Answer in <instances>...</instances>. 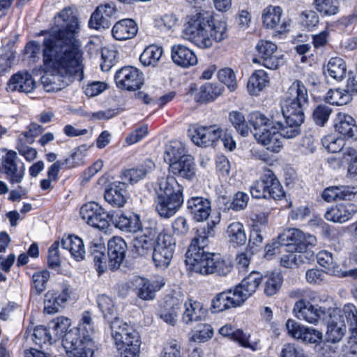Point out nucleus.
Instances as JSON below:
<instances>
[{
  "instance_id": "f257e3e1",
  "label": "nucleus",
  "mask_w": 357,
  "mask_h": 357,
  "mask_svg": "<svg viewBox=\"0 0 357 357\" xmlns=\"http://www.w3.org/2000/svg\"><path fill=\"white\" fill-rule=\"evenodd\" d=\"M79 29L73 7H65L54 16V26L43 41V62L47 73L40 79L47 92L59 91L75 80H82V54L75 40Z\"/></svg>"
},
{
  "instance_id": "f03ea898",
  "label": "nucleus",
  "mask_w": 357,
  "mask_h": 357,
  "mask_svg": "<svg viewBox=\"0 0 357 357\" xmlns=\"http://www.w3.org/2000/svg\"><path fill=\"white\" fill-rule=\"evenodd\" d=\"M183 34L185 39L199 48H209L213 41L220 43L227 38V22L215 18L208 12L196 11L187 16Z\"/></svg>"
},
{
  "instance_id": "7ed1b4c3",
  "label": "nucleus",
  "mask_w": 357,
  "mask_h": 357,
  "mask_svg": "<svg viewBox=\"0 0 357 357\" xmlns=\"http://www.w3.org/2000/svg\"><path fill=\"white\" fill-rule=\"evenodd\" d=\"M155 192V210L160 216H174L183 204V187L174 176L164 173L157 179Z\"/></svg>"
},
{
  "instance_id": "20e7f679",
  "label": "nucleus",
  "mask_w": 357,
  "mask_h": 357,
  "mask_svg": "<svg viewBox=\"0 0 357 357\" xmlns=\"http://www.w3.org/2000/svg\"><path fill=\"white\" fill-rule=\"evenodd\" d=\"M280 238L288 240L287 245H294L292 250H284L280 259V264L286 268H294L305 262L307 259L308 246L315 245L317 238L315 236L305 234L298 229H288L280 234Z\"/></svg>"
},
{
  "instance_id": "39448f33",
  "label": "nucleus",
  "mask_w": 357,
  "mask_h": 357,
  "mask_svg": "<svg viewBox=\"0 0 357 357\" xmlns=\"http://www.w3.org/2000/svg\"><path fill=\"white\" fill-rule=\"evenodd\" d=\"M114 344L121 357H139V333L119 317L108 322Z\"/></svg>"
},
{
  "instance_id": "423d86ee",
  "label": "nucleus",
  "mask_w": 357,
  "mask_h": 357,
  "mask_svg": "<svg viewBox=\"0 0 357 357\" xmlns=\"http://www.w3.org/2000/svg\"><path fill=\"white\" fill-rule=\"evenodd\" d=\"M325 300L317 291L305 289L303 300L297 301L294 306L293 312L296 317L312 324H317L326 314V309L312 303H321Z\"/></svg>"
},
{
  "instance_id": "0eeeda50",
  "label": "nucleus",
  "mask_w": 357,
  "mask_h": 357,
  "mask_svg": "<svg viewBox=\"0 0 357 357\" xmlns=\"http://www.w3.org/2000/svg\"><path fill=\"white\" fill-rule=\"evenodd\" d=\"M250 193L256 199L280 200L284 197L282 186L273 172L269 169H264L260 178L252 185Z\"/></svg>"
},
{
  "instance_id": "6e6552de",
  "label": "nucleus",
  "mask_w": 357,
  "mask_h": 357,
  "mask_svg": "<svg viewBox=\"0 0 357 357\" xmlns=\"http://www.w3.org/2000/svg\"><path fill=\"white\" fill-rule=\"evenodd\" d=\"M176 240L169 234L159 232L154 243L152 259L157 268L164 269L169 266L173 257Z\"/></svg>"
},
{
  "instance_id": "1a4fd4ad",
  "label": "nucleus",
  "mask_w": 357,
  "mask_h": 357,
  "mask_svg": "<svg viewBox=\"0 0 357 357\" xmlns=\"http://www.w3.org/2000/svg\"><path fill=\"white\" fill-rule=\"evenodd\" d=\"M280 111L282 113L277 110L276 115H272V123H275L282 137H296L301 132L300 126L304 121V114Z\"/></svg>"
},
{
  "instance_id": "9d476101",
  "label": "nucleus",
  "mask_w": 357,
  "mask_h": 357,
  "mask_svg": "<svg viewBox=\"0 0 357 357\" xmlns=\"http://www.w3.org/2000/svg\"><path fill=\"white\" fill-rule=\"evenodd\" d=\"M308 94L305 86L298 79L294 80L289 87L280 110L304 114L303 107L307 103Z\"/></svg>"
},
{
  "instance_id": "9b49d317",
  "label": "nucleus",
  "mask_w": 357,
  "mask_h": 357,
  "mask_svg": "<svg viewBox=\"0 0 357 357\" xmlns=\"http://www.w3.org/2000/svg\"><path fill=\"white\" fill-rule=\"evenodd\" d=\"M213 256L214 253L206 252L202 248H195L193 250L189 248L185 261L192 272L206 275L212 274Z\"/></svg>"
},
{
  "instance_id": "f8f14e48",
  "label": "nucleus",
  "mask_w": 357,
  "mask_h": 357,
  "mask_svg": "<svg viewBox=\"0 0 357 357\" xmlns=\"http://www.w3.org/2000/svg\"><path fill=\"white\" fill-rule=\"evenodd\" d=\"M81 218L89 225L100 230H106L109 226V215L98 203L84 204L79 211Z\"/></svg>"
},
{
  "instance_id": "ddd939ff",
  "label": "nucleus",
  "mask_w": 357,
  "mask_h": 357,
  "mask_svg": "<svg viewBox=\"0 0 357 357\" xmlns=\"http://www.w3.org/2000/svg\"><path fill=\"white\" fill-rule=\"evenodd\" d=\"M190 136L192 142L201 147L211 146L222 135V130L219 126L195 125L189 129Z\"/></svg>"
},
{
  "instance_id": "4468645a",
  "label": "nucleus",
  "mask_w": 357,
  "mask_h": 357,
  "mask_svg": "<svg viewBox=\"0 0 357 357\" xmlns=\"http://www.w3.org/2000/svg\"><path fill=\"white\" fill-rule=\"evenodd\" d=\"M114 80L118 88L130 91L139 89L144 84L143 73L130 66L119 69L116 72Z\"/></svg>"
},
{
  "instance_id": "2eb2a0df",
  "label": "nucleus",
  "mask_w": 357,
  "mask_h": 357,
  "mask_svg": "<svg viewBox=\"0 0 357 357\" xmlns=\"http://www.w3.org/2000/svg\"><path fill=\"white\" fill-rule=\"evenodd\" d=\"M68 357H93L96 344L95 342L78 340L77 334L70 332L62 340Z\"/></svg>"
},
{
  "instance_id": "dca6fc26",
  "label": "nucleus",
  "mask_w": 357,
  "mask_h": 357,
  "mask_svg": "<svg viewBox=\"0 0 357 357\" xmlns=\"http://www.w3.org/2000/svg\"><path fill=\"white\" fill-rule=\"evenodd\" d=\"M256 49L265 68L276 70L283 64V55L278 52L277 45L271 41L261 40Z\"/></svg>"
},
{
  "instance_id": "f3484780",
  "label": "nucleus",
  "mask_w": 357,
  "mask_h": 357,
  "mask_svg": "<svg viewBox=\"0 0 357 357\" xmlns=\"http://www.w3.org/2000/svg\"><path fill=\"white\" fill-rule=\"evenodd\" d=\"M116 8L113 3L98 6L92 13L89 21V26L94 29H108L111 25L110 20L115 17Z\"/></svg>"
},
{
  "instance_id": "a211bd4d",
  "label": "nucleus",
  "mask_w": 357,
  "mask_h": 357,
  "mask_svg": "<svg viewBox=\"0 0 357 357\" xmlns=\"http://www.w3.org/2000/svg\"><path fill=\"white\" fill-rule=\"evenodd\" d=\"M17 158L15 151H8L2 159L3 172L6 175V178L11 184L20 183L24 176V165L22 163L18 166Z\"/></svg>"
},
{
  "instance_id": "6ab92c4d",
  "label": "nucleus",
  "mask_w": 357,
  "mask_h": 357,
  "mask_svg": "<svg viewBox=\"0 0 357 357\" xmlns=\"http://www.w3.org/2000/svg\"><path fill=\"white\" fill-rule=\"evenodd\" d=\"M71 294V289L68 286H63L60 291L50 290L44 298V312L55 314L64 306Z\"/></svg>"
},
{
  "instance_id": "aec40b11",
  "label": "nucleus",
  "mask_w": 357,
  "mask_h": 357,
  "mask_svg": "<svg viewBox=\"0 0 357 357\" xmlns=\"http://www.w3.org/2000/svg\"><path fill=\"white\" fill-rule=\"evenodd\" d=\"M253 135L259 144L271 152L278 153L283 147L282 137L275 123L271 128L264 129L263 132H254Z\"/></svg>"
},
{
  "instance_id": "412c9836",
  "label": "nucleus",
  "mask_w": 357,
  "mask_h": 357,
  "mask_svg": "<svg viewBox=\"0 0 357 357\" xmlns=\"http://www.w3.org/2000/svg\"><path fill=\"white\" fill-rule=\"evenodd\" d=\"M344 201L327 210L324 215L325 218L328 221L340 223L345 222L352 218L357 213V204L351 202V200Z\"/></svg>"
},
{
  "instance_id": "4be33fe9",
  "label": "nucleus",
  "mask_w": 357,
  "mask_h": 357,
  "mask_svg": "<svg viewBox=\"0 0 357 357\" xmlns=\"http://www.w3.org/2000/svg\"><path fill=\"white\" fill-rule=\"evenodd\" d=\"M220 219L219 213L213 214L207 224L197 229V236L192 241L189 246L191 248V250L198 248H204L208 245V239L215 236V227L220 223Z\"/></svg>"
},
{
  "instance_id": "5701e85b",
  "label": "nucleus",
  "mask_w": 357,
  "mask_h": 357,
  "mask_svg": "<svg viewBox=\"0 0 357 357\" xmlns=\"http://www.w3.org/2000/svg\"><path fill=\"white\" fill-rule=\"evenodd\" d=\"M108 265L110 269L120 267L126 257L127 244L121 237L114 236L108 241Z\"/></svg>"
},
{
  "instance_id": "b1692460",
  "label": "nucleus",
  "mask_w": 357,
  "mask_h": 357,
  "mask_svg": "<svg viewBox=\"0 0 357 357\" xmlns=\"http://www.w3.org/2000/svg\"><path fill=\"white\" fill-rule=\"evenodd\" d=\"M357 91L354 78L348 79L347 89H330L325 97L326 102L333 105L342 106L348 104L352 99V93Z\"/></svg>"
},
{
  "instance_id": "393cba45",
  "label": "nucleus",
  "mask_w": 357,
  "mask_h": 357,
  "mask_svg": "<svg viewBox=\"0 0 357 357\" xmlns=\"http://www.w3.org/2000/svg\"><path fill=\"white\" fill-rule=\"evenodd\" d=\"M171 59L176 66L185 68L194 66L198 62L195 53L182 44H175L172 46Z\"/></svg>"
},
{
  "instance_id": "a878e982",
  "label": "nucleus",
  "mask_w": 357,
  "mask_h": 357,
  "mask_svg": "<svg viewBox=\"0 0 357 357\" xmlns=\"http://www.w3.org/2000/svg\"><path fill=\"white\" fill-rule=\"evenodd\" d=\"M326 339L328 342H337L340 341L346 332L344 320L342 319L340 310L333 309L328 312Z\"/></svg>"
},
{
  "instance_id": "bb28decb",
  "label": "nucleus",
  "mask_w": 357,
  "mask_h": 357,
  "mask_svg": "<svg viewBox=\"0 0 357 357\" xmlns=\"http://www.w3.org/2000/svg\"><path fill=\"white\" fill-rule=\"evenodd\" d=\"M125 182L115 181L105 189L104 198L105 201L115 207H123L127 202L128 192Z\"/></svg>"
},
{
  "instance_id": "cd10ccee",
  "label": "nucleus",
  "mask_w": 357,
  "mask_h": 357,
  "mask_svg": "<svg viewBox=\"0 0 357 357\" xmlns=\"http://www.w3.org/2000/svg\"><path fill=\"white\" fill-rule=\"evenodd\" d=\"M244 302L237 294L235 288L227 291H223L218 295L212 301V307L215 312H222L231 307L241 305Z\"/></svg>"
},
{
  "instance_id": "c85d7f7f",
  "label": "nucleus",
  "mask_w": 357,
  "mask_h": 357,
  "mask_svg": "<svg viewBox=\"0 0 357 357\" xmlns=\"http://www.w3.org/2000/svg\"><path fill=\"white\" fill-rule=\"evenodd\" d=\"M36 87L32 75L27 71L18 72L9 79L6 89L8 91L31 93Z\"/></svg>"
},
{
  "instance_id": "c756f323",
  "label": "nucleus",
  "mask_w": 357,
  "mask_h": 357,
  "mask_svg": "<svg viewBox=\"0 0 357 357\" xmlns=\"http://www.w3.org/2000/svg\"><path fill=\"white\" fill-rule=\"evenodd\" d=\"M334 128L348 139L357 138V125L354 119L348 114L338 112L334 119Z\"/></svg>"
},
{
  "instance_id": "7c9ffc66",
  "label": "nucleus",
  "mask_w": 357,
  "mask_h": 357,
  "mask_svg": "<svg viewBox=\"0 0 357 357\" xmlns=\"http://www.w3.org/2000/svg\"><path fill=\"white\" fill-rule=\"evenodd\" d=\"M187 207L195 220L202 222L211 214L210 201L202 197H192L187 202Z\"/></svg>"
},
{
  "instance_id": "2f4dec72",
  "label": "nucleus",
  "mask_w": 357,
  "mask_h": 357,
  "mask_svg": "<svg viewBox=\"0 0 357 357\" xmlns=\"http://www.w3.org/2000/svg\"><path fill=\"white\" fill-rule=\"evenodd\" d=\"M112 220L114 226L123 231L136 233L142 228L139 215L134 213L121 212Z\"/></svg>"
},
{
  "instance_id": "473e14b6",
  "label": "nucleus",
  "mask_w": 357,
  "mask_h": 357,
  "mask_svg": "<svg viewBox=\"0 0 357 357\" xmlns=\"http://www.w3.org/2000/svg\"><path fill=\"white\" fill-rule=\"evenodd\" d=\"M169 172L190 180L195 175V163L191 155L183 156L169 165Z\"/></svg>"
},
{
  "instance_id": "72a5a7b5",
  "label": "nucleus",
  "mask_w": 357,
  "mask_h": 357,
  "mask_svg": "<svg viewBox=\"0 0 357 357\" xmlns=\"http://www.w3.org/2000/svg\"><path fill=\"white\" fill-rule=\"evenodd\" d=\"M261 281L262 275L260 273L252 272L234 288L243 301L245 302L256 292Z\"/></svg>"
},
{
  "instance_id": "f704fd0d",
  "label": "nucleus",
  "mask_w": 357,
  "mask_h": 357,
  "mask_svg": "<svg viewBox=\"0 0 357 357\" xmlns=\"http://www.w3.org/2000/svg\"><path fill=\"white\" fill-rule=\"evenodd\" d=\"M96 331V328L91 313L88 310L84 311L74 333L77 334L78 340L94 342L93 335Z\"/></svg>"
},
{
  "instance_id": "c9c22d12",
  "label": "nucleus",
  "mask_w": 357,
  "mask_h": 357,
  "mask_svg": "<svg viewBox=\"0 0 357 357\" xmlns=\"http://www.w3.org/2000/svg\"><path fill=\"white\" fill-rule=\"evenodd\" d=\"M165 284V280L162 277L153 280L141 278L137 288V294L142 300H153L155 296V292L160 290Z\"/></svg>"
},
{
  "instance_id": "e433bc0d",
  "label": "nucleus",
  "mask_w": 357,
  "mask_h": 357,
  "mask_svg": "<svg viewBox=\"0 0 357 357\" xmlns=\"http://www.w3.org/2000/svg\"><path fill=\"white\" fill-rule=\"evenodd\" d=\"M355 188L351 186H330L322 192V198L327 202L337 200H352L357 198Z\"/></svg>"
},
{
  "instance_id": "4c0bfd02",
  "label": "nucleus",
  "mask_w": 357,
  "mask_h": 357,
  "mask_svg": "<svg viewBox=\"0 0 357 357\" xmlns=\"http://www.w3.org/2000/svg\"><path fill=\"white\" fill-rule=\"evenodd\" d=\"M182 321L185 324H190L194 321H199L206 317V311L203 305L197 301L188 299L185 301Z\"/></svg>"
},
{
  "instance_id": "58836bf2",
  "label": "nucleus",
  "mask_w": 357,
  "mask_h": 357,
  "mask_svg": "<svg viewBox=\"0 0 357 357\" xmlns=\"http://www.w3.org/2000/svg\"><path fill=\"white\" fill-rule=\"evenodd\" d=\"M158 234L155 228L150 231L144 230L143 234L134 239L132 252L142 257L148 255L154 246L153 241Z\"/></svg>"
},
{
  "instance_id": "ea45409f",
  "label": "nucleus",
  "mask_w": 357,
  "mask_h": 357,
  "mask_svg": "<svg viewBox=\"0 0 357 357\" xmlns=\"http://www.w3.org/2000/svg\"><path fill=\"white\" fill-rule=\"evenodd\" d=\"M62 248L68 250L72 258L77 261L84 259L86 255L85 247L81 238L75 235H68L61 241Z\"/></svg>"
},
{
  "instance_id": "a19ab883",
  "label": "nucleus",
  "mask_w": 357,
  "mask_h": 357,
  "mask_svg": "<svg viewBox=\"0 0 357 357\" xmlns=\"http://www.w3.org/2000/svg\"><path fill=\"white\" fill-rule=\"evenodd\" d=\"M138 27L131 19H123L117 22L112 27L113 37L118 40H125L134 37L137 33Z\"/></svg>"
},
{
  "instance_id": "79ce46f5",
  "label": "nucleus",
  "mask_w": 357,
  "mask_h": 357,
  "mask_svg": "<svg viewBox=\"0 0 357 357\" xmlns=\"http://www.w3.org/2000/svg\"><path fill=\"white\" fill-rule=\"evenodd\" d=\"M154 168V162L151 160H146L142 164L126 170L123 176L126 181H129L131 184L136 183L144 179Z\"/></svg>"
},
{
  "instance_id": "37998d69",
  "label": "nucleus",
  "mask_w": 357,
  "mask_h": 357,
  "mask_svg": "<svg viewBox=\"0 0 357 357\" xmlns=\"http://www.w3.org/2000/svg\"><path fill=\"white\" fill-rule=\"evenodd\" d=\"M269 78L268 73L264 70H255L248 79L247 89L251 96H259L268 86Z\"/></svg>"
},
{
  "instance_id": "c03bdc74",
  "label": "nucleus",
  "mask_w": 357,
  "mask_h": 357,
  "mask_svg": "<svg viewBox=\"0 0 357 357\" xmlns=\"http://www.w3.org/2000/svg\"><path fill=\"white\" fill-rule=\"evenodd\" d=\"M164 54L163 47L152 44L147 46L139 56V61L144 66L155 67Z\"/></svg>"
},
{
  "instance_id": "a18cd8bd",
  "label": "nucleus",
  "mask_w": 357,
  "mask_h": 357,
  "mask_svg": "<svg viewBox=\"0 0 357 357\" xmlns=\"http://www.w3.org/2000/svg\"><path fill=\"white\" fill-rule=\"evenodd\" d=\"M222 91L223 89L218 84L208 82L197 90L195 99L201 103L211 102L222 95Z\"/></svg>"
},
{
  "instance_id": "49530a36",
  "label": "nucleus",
  "mask_w": 357,
  "mask_h": 357,
  "mask_svg": "<svg viewBox=\"0 0 357 357\" xmlns=\"http://www.w3.org/2000/svg\"><path fill=\"white\" fill-rule=\"evenodd\" d=\"M96 302L98 309L107 323L118 318L117 307L111 297L105 294L100 295L98 296Z\"/></svg>"
},
{
  "instance_id": "de8ad7c7",
  "label": "nucleus",
  "mask_w": 357,
  "mask_h": 357,
  "mask_svg": "<svg viewBox=\"0 0 357 357\" xmlns=\"http://www.w3.org/2000/svg\"><path fill=\"white\" fill-rule=\"evenodd\" d=\"M89 252L93 256V261L99 274L105 272L109 266L107 263V257L105 255V247L104 243L91 242L89 247Z\"/></svg>"
},
{
  "instance_id": "09e8293b",
  "label": "nucleus",
  "mask_w": 357,
  "mask_h": 357,
  "mask_svg": "<svg viewBox=\"0 0 357 357\" xmlns=\"http://www.w3.org/2000/svg\"><path fill=\"white\" fill-rule=\"evenodd\" d=\"M282 9L277 6H268L262 12V22L267 29H276L280 26Z\"/></svg>"
},
{
  "instance_id": "8fccbe9b",
  "label": "nucleus",
  "mask_w": 357,
  "mask_h": 357,
  "mask_svg": "<svg viewBox=\"0 0 357 357\" xmlns=\"http://www.w3.org/2000/svg\"><path fill=\"white\" fill-rule=\"evenodd\" d=\"M326 73L336 81H341L346 75L347 66L340 57H332L325 66Z\"/></svg>"
},
{
  "instance_id": "3c124183",
  "label": "nucleus",
  "mask_w": 357,
  "mask_h": 357,
  "mask_svg": "<svg viewBox=\"0 0 357 357\" xmlns=\"http://www.w3.org/2000/svg\"><path fill=\"white\" fill-rule=\"evenodd\" d=\"M226 234L230 243L236 245H243L246 243L247 237L244 227L239 222L229 224L227 228Z\"/></svg>"
},
{
  "instance_id": "603ef678",
  "label": "nucleus",
  "mask_w": 357,
  "mask_h": 357,
  "mask_svg": "<svg viewBox=\"0 0 357 357\" xmlns=\"http://www.w3.org/2000/svg\"><path fill=\"white\" fill-rule=\"evenodd\" d=\"M185 152V146L181 142H172L165 146L164 160L169 165L170 163L181 159L183 156H187Z\"/></svg>"
},
{
  "instance_id": "864d4df0",
  "label": "nucleus",
  "mask_w": 357,
  "mask_h": 357,
  "mask_svg": "<svg viewBox=\"0 0 357 357\" xmlns=\"http://www.w3.org/2000/svg\"><path fill=\"white\" fill-rule=\"evenodd\" d=\"M313 6L323 16H333L340 12L338 0H314Z\"/></svg>"
},
{
  "instance_id": "5fc2aeb1",
  "label": "nucleus",
  "mask_w": 357,
  "mask_h": 357,
  "mask_svg": "<svg viewBox=\"0 0 357 357\" xmlns=\"http://www.w3.org/2000/svg\"><path fill=\"white\" fill-rule=\"evenodd\" d=\"M264 280V294L271 296L275 294L280 289L282 284V277L279 273H271V274L262 276Z\"/></svg>"
},
{
  "instance_id": "6e6d98bb",
  "label": "nucleus",
  "mask_w": 357,
  "mask_h": 357,
  "mask_svg": "<svg viewBox=\"0 0 357 357\" xmlns=\"http://www.w3.org/2000/svg\"><path fill=\"white\" fill-rule=\"evenodd\" d=\"M48 326L49 328L53 331V336L54 338H56V341L61 337L63 340L65 335L70 332L75 333L73 331H68L70 326V321L69 319L64 317H60L53 319Z\"/></svg>"
},
{
  "instance_id": "4d7b16f0",
  "label": "nucleus",
  "mask_w": 357,
  "mask_h": 357,
  "mask_svg": "<svg viewBox=\"0 0 357 357\" xmlns=\"http://www.w3.org/2000/svg\"><path fill=\"white\" fill-rule=\"evenodd\" d=\"M288 240L282 241L280 238V235L278 240H274L271 243H268L265 247L266 257H271L278 253H284V250H292L294 248V245H287Z\"/></svg>"
},
{
  "instance_id": "13d9d810",
  "label": "nucleus",
  "mask_w": 357,
  "mask_h": 357,
  "mask_svg": "<svg viewBox=\"0 0 357 357\" xmlns=\"http://www.w3.org/2000/svg\"><path fill=\"white\" fill-rule=\"evenodd\" d=\"M213 335V329L210 324H199L193 331L191 340L197 342H206Z\"/></svg>"
},
{
  "instance_id": "bf43d9fd",
  "label": "nucleus",
  "mask_w": 357,
  "mask_h": 357,
  "mask_svg": "<svg viewBox=\"0 0 357 357\" xmlns=\"http://www.w3.org/2000/svg\"><path fill=\"white\" fill-rule=\"evenodd\" d=\"M249 123L253 126L254 132H263L264 129H266L272 123V119L270 120L264 114L259 112H253L250 114Z\"/></svg>"
},
{
  "instance_id": "052dcab7",
  "label": "nucleus",
  "mask_w": 357,
  "mask_h": 357,
  "mask_svg": "<svg viewBox=\"0 0 357 357\" xmlns=\"http://www.w3.org/2000/svg\"><path fill=\"white\" fill-rule=\"evenodd\" d=\"M179 307L173 303L171 306L162 307L159 311V317L169 325L174 326L177 322Z\"/></svg>"
},
{
  "instance_id": "680f3d73",
  "label": "nucleus",
  "mask_w": 357,
  "mask_h": 357,
  "mask_svg": "<svg viewBox=\"0 0 357 357\" xmlns=\"http://www.w3.org/2000/svg\"><path fill=\"white\" fill-rule=\"evenodd\" d=\"M212 268V273H216L221 276H225L231 272L232 265L230 261L225 260L218 254L213 256Z\"/></svg>"
},
{
  "instance_id": "e2e57ef3",
  "label": "nucleus",
  "mask_w": 357,
  "mask_h": 357,
  "mask_svg": "<svg viewBox=\"0 0 357 357\" xmlns=\"http://www.w3.org/2000/svg\"><path fill=\"white\" fill-rule=\"evenodd\" d=\"M229 120L236 130L242 135L247 136L250 128L246 123L243 114L239 112L234 111L229 113Z\"/></svg>"
},
{
  "instance_id": "0e129e2a",
  "label": "nucleus",
  "mask_w": 357,
  "mask_h": 357,
  "mask_svg": "<svg viewBox=\"0 0 357 357\" xmlns=\"http://www.w3.org/2000/svg\"><path fill=\"white\" fill-rule=\"evenodd\" d=\"M220 82L227 86L230 91H234L237 88L236 75L230 68H224L218 73Z\"/></svg>"
},
{
  "instance_id": "69168bd1",
  "label": "nucleus",
  "mask_w": 357,
  "mask_h": 357,
  "mask_svg": "<svg viewBox=\"0 0 357 357\" xmlns=\"http://www.w3.org/2000/svg\"><path fill=\"white\" fill-rule=\"evenodd\" d=\"M332 113V109L326 105H317L312 112V119L314 123L320 126H324L328 121Z\"/></svg>"
},
{
  "instance_id": "338daca9",
  "label": "nucleus",
  "mask_w": 357,
  "mask_h": 357,
  "mask_svg": "<svg viewBox=\"0 0 357 357\" xmlns=\"http://www.w3.org/2000/svg\"><path fill=\"white\" fill-rule=\"evenodd\" d=\"M344 159L348 162V174L352 176H357V151L351 147L345 148L343 151Z\"/></svg>"
},
{
  "instance_id": "774afa93",
  "label": "nucleus",
  "mask_w": 357,
  "mask_h": 357,
  "mask_svg": "<svg viewBox=\"0 0 357 357\" xmlns=\"http://www.w3.org/2000/svg\"><path fill=\"white\" fill-rule=\"evenodd\" d=\"M280 357H310L304 349L294 343L284 344L280 351Z\"/></svg>"
}]
</instances>
